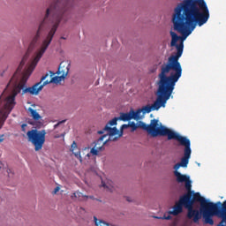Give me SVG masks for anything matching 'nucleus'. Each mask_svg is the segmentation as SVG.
<instances>
[{
	"label": "nucleus",
	"mask_w": 226,
	"mask_h": 226,
	"mask_svg": "<svg viewBox=\"0 0 226 226\" xmlns=\"http://www.w3.org/2000/svg\"><path fill=\"white\" fill-rule=\"evenodd\" d=\"M72 1L73 0H53V3L46 10V14L43 19L40 22L39 27L36 33V35L34 37L31 45H34L38 40H40V36L41 35V31H45V29H50L47 38L42 41L41 49L36 54L32 64L29 65L27 72L31 75L38 62L43 57V55L49 49V45L52 43V39L54 38V34H56V31H57V27H59V24L61 22H68L72 17V12L70 11V8H72Z\"/></svg>",
	"instance_id": "nucleus-2"
},
{
	"label": "nucleus",
	"mask_w": 226,
	"mask_h": 226,
	"mask_svg": "<svg viewBox=\"0 0 226 226\" xmlns=\"http://www.w3.org/2000/svg\"><path fill=\"white\" fill-rule=\"evenodd\" d=\"M3 137H4V134L0 135V142H3L4 140V139Z\"/></svg>",
	"instance_id": "nucleus-33"
},
{
	"label": "nucleus",
	"mask_w": 226,
	"mask_h": 226,
	"mask_svg": "<svg viewBox=\"0 0 226 226\" xmlns=\"http://www.w3.org/2000/svg\"><path fill=\"white\" fill-rule=\"evenodd\" d=\"M158 79L157 99L153 105L147 104L141 108L143 116L153 112V110H160L162 107L165 108L167 102L170 100V96L174 93L176 83L178 82V79L162 72L158 74Z\"/></svg>",
	"instance_id": "nucleus-4"
},
{
	"label": "nucleus",
	"mask_w": 226,
	"mask_h": 226,
	"mask_svg": "<svg viewBox=\"0 0 226 226\" xmlns=\"http://www.w3.org/2000/svg\"><path fill=\"white\" fill-rule=\"evenodd\" d=\"M109 140H110V139H107L104 143L103 146H105V144H107L109 142Z\"/></svg>",
	"instance_id": "nucleus-36"
},
{
	"label": "nucleus",
	"mask_w": 226,
	"mask_h": 226,
	"mask_svg": "<svg viewBox=\"0 0 226 226\" xmlns=\"http://www.w3.org/2000/svg\"><path fill=\"white\" fill-rule=\"evenodd\" d=\"M72 197H75L76 199H80V197L86 198V195L84 196V194H82V192H75Z\"/></svg>",
	"instance_id": "nucleus-24"
},
{
	"label": "nucleus",
	"mask_w": 226,
	"mask_h": 226,
	"mask_svg": "<svg viewBox=\"0 0 226 226\" xmlns=\"http://www.w3.org/2000/svg\"><path fill=\"white\" fill-rule=\"evenodd\" d=\"M209 20V8L206 0H183L175 8L171 22L174 31L180 33V43L177 46V53L170 56L168 62L161 66V72L179 80L183 75V67L179 58L185 50V40L195 31V27H202ZM173 71L170 72V71Z\"/></svg>",
	"instance_id": "nucleus-1"
},
{
	"label": "nucleus",
	"mask_w": 226,
	"mask_h": 226,
	"mask_svg": "<svg viewBox=\"0 0 226 226\" xmlns=\"http://www.w3.org/2000/svg\"><path fill=\"white\" fill-rule=\"evenodd\" d=\"M63 64H60V66H59V68H58V71L56 72V73H57V75H59V73H61V72H63V71H61V65H62Z\"/></svg>",
	"instance_id": "nucleus-32"
},
{
	"label": "nucleus",
	"mask_w": 226,
	"mask_h": 226,
	"mask_svg": "<svg viewBox=\"0 0 226 226\" xmlns=\"http://www.w3.org/2000/svg\"><path fill=\"white\" fill-rule=\"evenodd\" d=\"M94 220L96 226H109V224L105 222V221L98 222V218H96V216H94Z\"/></svg>",
	"instance_id": "nucleus-19"
},
{
	"label": "nucleus",
	"mask_w": 226,
	"mask_h": 226,
	"mask_svg": "<svg viewBox=\"0 0 226 226\" xmlns=\"http://www.w3.org/2000/svg\"><path fill=\"white\" fill-rule=\"evenodd\" d=\"M85 199H94V196H86L85 195Z\"/></svg>",
	"instance_id": "nucleus-34"
},
{
	"label": "nucleus",
	"mask_w": 226,
	"mask_h": 226,
	"mask_svg": "<svg viewBox=\"0 0 226 226\" xmlns=\"http://www.w3.org/2000/svg\"><path fill=\"white\" fill-rule=\"evenodd\" d=\"M215 206V203L200 196V192H190L182 195L179 202L168 214L177 216V215L183 213V207H185L187 209L188 220H192L194 223H199L200 218H203L204 223H209L211 222L209 215Z\"/></svg>",
	"instance_id": "nucleus-3"
},
{
	"label": "nucleus",
	"mask_w": 226,
	"mask_h": 226,
	"mask_svg": "<svg viewBox=\"0 0 226 226\" xmlns=\"http://www.w3.org/2000/svg\"><path fill=\"white\" fill-rule=\"evenodd\" d=\"M63 123H66V120H62V121L58 122L57 124H56L54 125V128H55V129L57 128V126H59V124H63Z\"/></svg>",
	"instance_id": "nucleus-29"
},
{
	"label": "nucleus",
	"mask_w": 226,
	"mask_h": 226,
	"mask_svg": "<svg viewBox=\"0 0 226 226\" xmlns=\"http://www.w3.org/2000/svg\"><path fill=\"white\" fill-rule=\"evenodd\" d=\"M170 34L171 36L170 47H176V49H177V46H179V44H177V41H179L181 36L177 35V34L173 31H170Z\"/></svg>",
	"instance_id": "nucleus-13"
},
{
	"label": "nucleus",
	"mask_w": 226,
	"mask_h": 226,
	"mask_svg": "<svg viewBox=\"0 0 226 226\" xmlns=\"http://www.w3.org/2000/svg\"><path fill=\"white\" fill-rule=\"evenodd\" d=\"M29 112H30L33 119H34V121H39V119H41V116H40V113H38V111H36V109L29 108Z\"/></svg>",
	"instance_id": "nucleus-18"
},
{
	"label": "nucleus",
	"mask_w": 226,
	"mask_h": 226,
	"mask_svg": "<svg viewBox=\"0 0 226 226\" xmlns=\"http://www.w3.org/2000/svg\"><path fill=\"white\" fill-rule=\"evenodd\" d=\"M102 186H103V188H107V185H105L103 183H102Z\"/></svg>",
	"instance_id": "nucleus-37"
},
{
	"label": "nucleus",
	"mask_w": 226,
	"mask_h": 226,
	"mask_svg": "<svg viewBox=\"0 0 226 226\" xmlns=\"http://www.w3.org/2000/svg\"><path fill=\"white\" fill-rule=\"evenodd\" d=\"M198 166L200 167V163H198Z\"/></svg>",
	"instance_id": "nucleus-41"
},
{
	"label": "nucleus",
	"mask_w": 226,
	"mask_h": 226,
	"mask_svg": "<svg viewBox=\"0 0 226 226\" xmlns=\"http://www.w3.org/2000/svg\"><path fill=\"white\" fill-rule=\"evenodd\" d=\"M105 132H109L108 135H109V137H114V135H117L119 133L117 127H110L109 124H106L102 131H98V134L103 135Z\"/></svg>",
	"instance_id": "nucleus-11"
},
{
	"label": "nucleus",
	"mask_w": 226,
	"mask_h": 226,
	"mask_svg": "<svg viewBox=\"0 0 226 226\" xmlns=\"http://www.w3.org/2000/svg\"><path fill=\"white\" fill-rule=\"evenodd\" d=\"M213 216H217V218H221V222L217 224V226H226V200L222 203L218 201L212 208L210 212V215H208L210 219V222H205V225H215V220H213Z\"/></svg>",
	"instance_id": "nucleus-8"
},
{
	"label": "nucleus",
	"mask_w": 226,
	"mask_h": 226,
	"mask_svg": "<svg viewBox=\"0 0 226 226\" xmlns=\"http://www.w3.org/2000/svg\"><path fill=\"white\" fill-rule=\"evenodd\" d=\"M131 114H132V119H135V121H139V119H140V114H142V109H139L136 111L133 110V109H132Z\"/></svg>",
	"instance_id": "nucleus-17"
},
{
	"label": "nucleus",
	"mask_w": 226,
	"mask_h": 226,
	"mask_svg": "<svg viewBox=\"0 0 226 226\" xmlns=\"http://www.w3.org/2000/svg\"><path fill=\"white\" fill-rule=\"evenodd\" d=\"M174 175L177 177V183H185V181H188V179H190L189 176L183 175L179 171H174Z\"/></svg>",
	"instance_id": "nucleus-15"
},
{
	"label": "nucleus",
	"mask_w": 226,
	"mask_h": 226,
	"mask_svg": "<svg viewBox=\"0 0 226 226\" xmlns=\"http://www.w3.org/2000/svg\"><path fill=\"white\" fill-rule=\"evenodd\" d=\"M117 121H119V117H114L106 124H108L109 126H116V124H117Z\"/></svg>",
	"instance_id": "nucleus-22"
},
{
	"label": "nucleus",
	"mask_w": 226,
	"mask_h": 226,
	"mask_svg": "<svg viewBox=\"0 0 226 226\" xmlns=\"http://www.w3.org/2000/svg\"><path fill=\"white\" fill-rule=\"evenodd\" d=\"M162 220H172L171 215H163Z\"/></svg>",
	"instance_id": "nucleus-30"
},
{
	"label": "nucleus",
	"mask_w": 226,
	"mask_h": 226,
	"mask_svg": "<svg viewBox=\"0 0 226 226\" xmlns=\"http://www.w3.org/2000/svg\"><path fill=\"white\" fill-rule=\"evenodd\" d=\"M113 140H117V138H115Z\"/></svg>",
	"instance_id": "nucleus-39"
},
{
	"label": "nucleus",
	"mask_w": 226,
	"mask_h": 226,
	"mask_svg": "<svg viewBox=\"0 0 226 226\" xmlns=\"http://www.w3.org/2000/svg\"><path fill=\"white\" fill-rule=\"evenodd\" d=\"M45 135H47L45 130L38 131L33 129L26 132L28 141L34 146L35 151H40L43 147V144H45Z\"/></svg>",
	"instance_id": "nucleus-9"
},
{
	"label": "nucleus",
	"mask_w": 226,
	"mask_h": 226,
	"mask_svg": "<svg viewBox=\"0 0 226 226\" xmlns=\"http://www.w3.org/2000/svg\"><path fill=\"white\" fill-rule=\"evenodd\" d=\"M24 64H26V57H24V58L21 60V62H20V64H19V67H18V72L22 71V68H24Z\"/></svg>",
	"instance_id": "nucleus-23"
},
{
	"label": "nucleus",
	"mask_w": 226,
	"mask_h": 226,
	"mask_svg": "<svg viewBox=\"0 0 226 226\" xmlns=\"http://www.w3.org/2000/svg\"><path fill=\"white\" fill-rule=\"evenodd\" d=\"M130 126H131L132 132H135V130H137V128H139V125H137V124H135V122H132L130 124Z\"/></svg>",
	"instance_id": "nucleus-25"
},
{
	"label": "nucleus",
	"mask_w": 226,
	"mask_h": 226,
	"mask_svg": "<svg viewBox=\"0 0 226 226\" xmlns=\"http://www.w3.org/2000/svg\"><path fill=\"white\" fill-rule=\"evenodd\" d=\"M57 192H59V187H56L54 191V193H57Z\"/></svg>",
	"instance_id": "nucleus-35"
},
{
	"label": "nucleus",
	"mask_w": 226,
	"mask_h": 226,
	"mask_svg": "<svg viewBox=\"0 0 226 226\" xmlns=\"http://www.w3.org/2000/svg\"><path fill=\"white\" fill-rule=\"evenodd\" d=\"M47 77H49V73L42 76L40 82L35 83L32 87L23 89L22 94H26V93H29V94H34V95L39 94L40 91H41V87H38V86H40V84H41V82H43V80H45V79H47Z\"/></svg>",
	"instance_id": "nucleus-10"
},
{
	"label": "nucleus",
	"mask_w": 226,
	"mask_h": 226,
	"mask_svg": "<svg viewBox=\"0 0 226 226\" xmlns=\"http://www.w3.org/2000/svg\"><path fill=\"white\" fill-rule=\"evenodd\" d=\"M132 110H130L128 113H120V116L118 117L119 121H124V123H126V121H132Z\"/></svg>",
	"instance_id": "nucleus-16"
},
{
	"label": "nucleus",
	"mask_w": 226,
	"mask_h": 226,
	"mask_svg": "<svg viewBox=\"0 0 226 226\" xmlns=\"http://www.w3.org/2000/svg\"><path fill=\"white\" fill-rule=\"evenodd\" d=\"M97 144L98 143H95L94 147L90 150L91 154H93L94 156H97L98 149H102V147H96Z\"/></svg>",
	"instance_id": "nucleus-21"
},
{
	"label": "nucleus",
	"mask_w": 226,
	"mask_h": 226,
	"mask_svg": "<svg viewBox=\"0 0 226 226\" xmlns=\"http://www.w3.org/2000/svg\"><path fill=\"white\" fill-rule=\"evenodd\" d=\"M48 84H52V82L46 80L41 86H39V87H41V89H43V87H45V86H47Z\"/></svg>",
	"instance_id": "nucleus-27"
},
{
	"label": "nucleus",
	"mask_w": 226,
	"mask_h": 226,
	"mask_svg": "<svg viewBox=\"0 0 226 226\" xmlns=\"http://www.w3.org/2000/svg\"><path fill=\"white\" fill-rule=\"evenodd\" d=\"M139 126L145 132H147L149 135L152 137H168V140L170 137L173 136L176 132L170 131L169 128L158 124V119L151 120L150 124H147L144 122H139Z\"/></svg>",
	"instance_id": "nucleus-5"
},
{
	"label": "nucleus",
	"mask_w": 226,
	"mask_h": 226,
	"mask_svg": "<svg viewBox=\"0 0 226 226\" xmlns=\"http://www.w3.org/2000/svg\"><path fill=\"white\" fill-rule=\"evenodd\" d=\"M71 151L76 158H79L80 160V162H82V155H80V150L79 149V147L77 146V142H75V141L72 142V147H71Z\"/></svg>",
	"instance_id": "nucleus-14"
},
{
	"label": "nucleus",
	"mask_w": 226,
	"mask_h": 226,
	"mask_svg": "<svg viewBox=\"0 0 226 226\" xmlns=\"http://www.w3.org/2000/svg\"><path fill=\"white\" fill-rule=\"evenodd\" d=\"M69 72H70V64L66 67L65 72H63V74L61 76L53 77L49 82H51V84H59V82H61V80H63L64 79H66Z\"/></svg>",
	"instance_id": "nucleus-12"
},
{
	"label": "nucleus",
	"mask_w": 226,
	"mask_h": 226,
	"mask_svg": "<svg viewBox=\"0 0 226 226\" xmlns=\"http://www.w3.org/2000/svg\"><path fill=\"white\" fill-rule=\"evenodd\" d=\"M169 140H177L179 142L180 146L184 147V157L181 158L180 162H178L183 168L188 167L190 158H192V142L186 137L179 135V133L175 132Z\"/></svg>",
	"instance_id": "nucleus-7"
},
{
	"label": "nucleus",
	"mask_w": 226,
	"mask_h": 226,
	"mask_svg": "<svg viewBox=\"0 0 226 226\" xmlns=\"http://www.w3.org/2000/svg\"><path fill=\"white\" fill-rule=\"evenodd\" d=\"M185 189L187 190L188 193H190V192H193L195 193L194 191H192V180H190V178L185 181Z\"/></svg>",
	"instance_id": "nucleus-20"
},
{
	"label": "nucleus",
	"mask_w": 226,
	"mask_h": 226,
	"mask_svg": "<svg viewBox=\"0 0 226 226\" xmlns=\"http://www.w3.org/2000/svg\"><path fill=\"white\" fill-rule=\"evenodd\" d=\"M105 137H107V134H104V135H102V136H101L98 139H97V143L98 142H103V139L105 138Z\"/></svg>",
	"instance_id": "nucleus-28"
},
{
	"label": "nucleus",
	"mask_w": 226,
	"mask_h": 226,
	"mask_svg": "<svg viewBox=\"0 0 226 226\" xmlns=\"http://www.w3.org/2000/svg\"><path fill=\"white\" fill-rule=\"evenodd\" d=\"M128 124H122V126H121V130H124V128H128Z\"/></svg>",
	"instance_id": "nucleus-31"
},
{
	"label": "nucleus",
	"mask_w": 226,
	"mask_h": 226,
	"mask_svg": "<svg viewBox=\"0 0 226 226\" xmlns=\"http://www.w3.org/2000/svg\"><path fill=\"white\" fill-rule=\"evenodd\" d=\"M123 135V132L120 133V137Z\"/></svg>",
	"instance_id": "nucleus-40"
},
{
	"label": "nucleus",
	"mask_w": 226,
	"mask_h": 226,
	"mask_svg": "<svg viewBox=\"0 0 226 226\" xmlns=\"http://www.w3.org/2000/svg\"><path fill=\"white\" fill-rule=\"evenodd\" d=\"M25 84L21 85L20 87H18V89L14 90L12 94L8 96L5 99L4 107H0V130L3 128V124H4V121L8 119V116H10V113L11 110H13V108L15 107V98L17 97V94L20 93L21 89H24Z\"/></svg>",
	"instance_id": "nucleus-6"
},
{
	"label": "nucleus",
	"mask_w": 226,
	"mask_h": 226,
	"mask_svg": "<svg viewBox=\"0 0 226 226\" xmlns=\"http://www.w3.org/2000/svg\"><path fill=\"white\" fill-rule=\"evenodd\" d=\"M61 40H66V38L65 37H61Z\"/></svg>",
	"instance_id": "nucleus-38"
},
{
	"label": "nucleus",
	"mask_w": 226,
	"mask_h": 226,
	"mask_svg": "<svg viewBox=\"0 0 226 226\" xmlns=\"http://www.w3.org/2000/svg\"><path fill=\"white\" fill-rule=\"evenodd\" d=\"M181 164L178 162L177 164L174 165L173 169L175 170V172H177V170H179V169H181Z\"/></svg>",
	"instance_id": "nucleus-26"
}]
</instances>
